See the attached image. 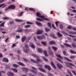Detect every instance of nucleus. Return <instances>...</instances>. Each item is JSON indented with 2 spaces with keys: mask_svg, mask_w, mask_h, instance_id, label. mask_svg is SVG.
<instances>
[{
  "mask_svg": "<svg viewBox=\"0 0 76 76\" xmlns=\"http://www.w3.org/2000/svg\"><path fill=\"white\" fill-rule=\"evenodd\" d=\"M25 48H26V50L24 48H23V51L24 52V53H28V52L29 51H30V50L29 49V46H28V45L26 44L25 45Z\"/></svg>",
  "mask_w": 76,
  "mask_h": 76,
  "instance_id": "1",
  "label": "nucleus"
},
{
  "mask_svg": "<svg viewBox=\"0 0 76 76\" xmlns=\"http://www.w3.org/2000/svg\"><path fill=\"white\" fill-rule=\"evenodd\" d=\"M36 15H37V16L39 18H41V19H42V18L44 17V16L41 15V14H40L39 12H37Z\"/></svg>",
  "mask_w": 76,
  "mask_h": 76,
  "instance_id": "2",
  "label": "nucleus"
},
{
  "mask_svg": "<svg viewBox=\"0 0 76 76\" xmlns=\"http://www.w3.org/2000/svg\"><path fill=\"white\" fill-rule=\"evenodd\" d=\"M9 8H10V9L14 10V9H15L16 8V7L14 5H11L9 6Z\"/></svg>",
  "mask_w": 76,
  "mask_h": 76,
  "instance_id": "3",
  "label": "nucleus"
},
{
  "mask_svg": "<svg viewBox=\"0 0 76 76\" xmlns=\"http://www.w3.org/2000/svg\"><path fill=\"white\" fill-rule=\"evenodd\" d=\"M48 49L49 50L48 51L50 55H51L52 56H53V52L51 51V48L50 47H49L48 48Z\"/></svg>",
  "mask_w": 76,
  "mask_h": 76,
  "instance_id": "4",
  "label": "nucleus"
},
{
  "mask_svg": "<svg viewBox=\"0 0 76 76\" xmlns=\"http://www.w3.org/2000/svg\"><path fill=\"white\" fill-rule=\"evenodd\" d=\"M2 61H3L5 62V63H8V62H9V60H8V59L5 58H3Z\"/></svg>",
  "mask_w": 76,
  "mask_h": 76,
  "instance_id": "5",
  "label": "nucleus"
},
{
  "mask_svg": "<svg viewBox=\"0 0 76 76\" xmlns=\"http://www.w3.org/2000/svg\"><path fill=\"white\" fill-rule=\"evenodd\" d=\"M35 23L36 25H37L38 26H42V24L38 21H36Z\"/></svg>",
  "mask_w": 76,
  "mask_h": 76,
  "instance_id": "6",
  "label": "nucleus"
},
{
  "mask_svg": "<svg viewBox=\"0 0 76 76\" xmlns=\"http://www.w3.org/2000/svg\"><path fill=\"white\" fill-rule=\"evenodd\" d=\"M43 32V31L42 30H39L38 31L37 33V35H39V34H42Z\"/></svg>",
  "mask_w": 76,
  "mask_h": 76,
  "instance_id": "7",
  "label": "nucleus"
},
{
  "mask_svg": "<svg viewBox=\"0 0 76 76\" xmlns=\"http://www.w3.org/2000/svg\"><path fill=\"white\" fill-rule=\"evenodd\" d=\"M57 66L58 67V68L59 69H61L63 67V66L61 64H57Z\"/></svg>",
  "mask_w": 76,
  "mask_h": 76,
  "instance_id": "8",
  "label": "nucleus"
},
{
  "mask_svg": "<svg viewBox=\"0 0 76 76\" xmlns=\"http://www.w3.org/2000/svg\"><path fill=\"white\" fill-rule=\"evenodd\" d=\"M45 69H47V68H48V69L49 70H51V67L48 65H45Z\"/></svg>",
  "mask_w": 76,
  "mask_h": 76,
  "instance_id": "9",
  "label": "nucleus"
},
{
  "mask_svg": "<svg viewBox=\"0 0 76 76\" xmlns=\"http://www.w3.org/2000/svg\"><path fill=\"white\" fill-rule=\"evenodd\" d=\"M30 46L31 47V48H33L34 49L35 48V45L34 44H33V43H30Z\"/></svg>",
  "mask_w": 76,
  "mask_h": 76,
  "instance_id": "10",
  "label": "nucleus"
},
{
  "mask_svg": "<svg viewBox=\"0 0 76 76\" xmlns=\"http://www.w3.org/2000/svg\"><path fill=\"white\" fill-rule=\"evenodd\" d=\"M38 69L39 70L41 71V72H45L46 71L44 69L42 68H38Z\"/></svg>",
  "mask_w": 76,
  "mask_h": 76,
  "instance_id": "11",
  "label": "nucleus"
},
{
  "mask_svg": "<svg viewBox=\"0 0 76 76\" xmlns=\"http://www.w3.org/2000/svg\"><path fill=\"white\" fill-rule=\"evenodd\" d=\"M50 64L52 66H53L54 69H57L56 66L54 64V63H53V62H51Z\"/></svg>",
  "mask_w": 76,
  "mask_h": 76,
  "instance_id": "12",
  "label": "nucleus"
},
{
  "mask_svg": "<svg viewBox=\"0 0 76 76\" xmlns=\"http://www.w3.org/2000/svg\"><path fill=\"white\" fill-rule=\"evenodd\" d=\"M65 63L66 65H67V66H68V64H69V65H70V66H74V67H75V65L71 63H69L68 62H66Z\"/></svg>",
  "mask_w": 76,
  "mask_h": 76,
  "instance_id": "13",
  "label": "nucleus"
},
{
  "mask_svg": "<svg viewBox=\"0 0 76 76\" xmlns=\"http://www.w3.org/2000/svg\"><path fill=\"white\" fill-rule=\"evenodd\" d=\"M8 75L9 76H14V74L11 72H9L8 73Z\"/></svg>",
  "mask_w": 76,
  "mask_h": 76,
  "instance_id": "14",
  "label": "nucleus"
},
{
  "mask_svg": "<svg viewBox=\"0 0 76 76\" xmlns=\"http://www.w3.org/2000/svg\"><path fill=\"white\" fill-rule=\"evenodd\" d=\"M64 59L66 60V61H70V62H72V60L69 59L68 58H67L66 57H64Z\"/></svg>",
  "mask_w": 76,
  "mask_h": 76,
  "instance_id": "15",
  "label": "nucleus"
},
{
  "mask_svg": "<svg viewBox=\"0 0 76 76\" xmlns=\"http://www.w3.org/2000/svg\"><path fill=\"white\" fill-rule=\"evenodd\" d=\"M37 38L39 40H41V39H43V37H42L38 36L37 37Z\"/></svg>",
  "mask_w": 76,
  "mask_h": 76,
  "instance_id": "16",
  "label": "nucleus"
},
{
  "mask_svg": "<svg viewBox=\"0 0 76 76\" xmlns=\"http://www.w3.org/2000/svg\"><path fill=\"white\" fill-rule=\"evenodd\" d=\"M30 71L31 72H33V73H34V75H36L37 74V72L36 71H34V70L30 69Z\"/></svg>",
  "mask_w": 76,
  "mask_h": 76,
  "instance_id": "17",
  "label": "nucleus"
},
{
  "mask_svg": "<svg viewBox=\"0 0 76 76\" xmlns=\"http://www.w3.org/2000/svg\"><path fill=\"white\" fill-rule=\"evenodd\" d=\"M5 5V4H0V7H2V6H4L3 7H2V8H4V7H6V6H7L6 5Z\"/></svg>",
  "mask_w": 76,
  "mask_h": 76,
  "instance_id": "18",
  "label": "nucleus"
},
{
  "mask_svg": "<svg viewBox=\"0 0 76 76\" xmlns=\"http://www.w3.org/2000/svg\"><path fill=\"white\" fill-rule=\"evenodd\" d=\"M29 10H31V11H33L34 12H36V10H35V9L33 8H29Z\"/></svg>",
  "mask_w": 76,
  "mask_h": 76,
  "instance_id": "19",
  "label": "nucleus"
},
{
  "mask_svg": "<svg viewBox=\"0 0 76 76\" xmlns=\"http://www.w3.org/2000/svg\"><path fill=\"white\" fill-rule=\"evenodd\" d=\"M31 61H32L33 63H38V62H37V61L34 60L33 59H31L30 60Z\"/></svg>",
  "mask_w": 76,
  "mask_h": 76,
  "instance_id": "20",
  "label": "nucleus"
},
{
  "mask_svg": "<svg viewBox=\"0 0 76 76\" xmlns=\"http://www.w3.org/2000/svg\"><path fill=\"white\" fill-rule=\"evenodd\" d=\"M23 70L24 72H28L29 70L28 69H27L26 68H23Z\"/></svg>",
  "mask_w": 76,
  "mask_h": 76,
  "instance_id": "21",
  "label": "nucleus"
},
{
  "mask_svg": "<svg viewBox=\"0 0 76 76\" xmlns=\"http://www.w3.org/2000/svg\"><path fill=\"white\" fill-rule=\"evenodd\" d=\"M42 19L43 20H47V21H49L50 20L48 18H45V16H44V17L42 18Z\"/></svg>",
  "mask_w": 76,
  "mask_h": 76,
  "instance_id": "22",
  "label": "nucleus"
},
{
  "mask_svg": "<svg viewBox=\"0 0 76 76\" xmlns=\"http://www.w3.org/2000/svg\"><path fill=\"white\" fill-rule=\"evenodd\" d=\"M26 39V37H23L21 39V41L22 42H25V41Z\"/></svg>",
  "mask_w": 76,
  "mask_h": 76,
  "instance_id": "23",
  "label": "nucleus"
},
{
  "mask_svg": "<svg viewBox=\"0 0 76 76\" xmlns=\"http://www.w3.org/2000/svg\"><path fill=\"white\" fill-rule=\"evenodd\" d=\"M64 45L65 46H66V47H70V48H72V46H70V45L67 44L65 43H64Z\"/></svg>",
  "mask_w": 76,
  "mask_h": 76,
  "instance_id": "24",
  "label": "nucleus"
},
{
  "mask_svg": "<svg viewBox=\"0 0 76 76\" xmlns=\"http://www.w3.org/2000/svg\"><path fill=\"white\" fill-rule=\"evenodd\" d=\"M36 20H37V21H39V22H41V21H44V20H42L39 18H37L36 19Z\"/></svg>",
  "mask_w": 76,
  "mask_h": 76,
  "instance_id": "25",
  "label": "nucleus"
},
{
  "mask_svg": "<svg viewBox=\"0 0 76 76\" xmlns=\"http://www.w3.org/2000/svg\"><path fill=\"white\" fill-rule=\"evenodd\" d=\"M38 52H39V53H42V52H43V50H42L41 49H38Z\"/></svg>",
  "mask_w": 76,
  "mask_h": 76,
  "instance_id": "26",
  "label": "nucleus"
},
{
  "mask_svg": "<svg viewBox=\"0 0 76 76\" xmlns=\"http://www.w3.org/2000/svg\"><path fill=\"white\" fill-rule=\"evenodd\" d=\"M23 31V30L22 29H20V30H17L16 31L17 32H22Z\"/></svg>",
  "mask_w": 76,
  "mask_h": 76,
  "instance_id": "27",
  "label": "nucleus"
},
{
  "mask_svg": "<svg viewBox=\"0 0 76 76\" xmlns=\"http://www.w3.org/2000/svg\"><path fill=\"white\" fill-rule=\"evenodd\" d=\"M50 44H55L56 42L54 41H51L49 42Z\"/></svg>",
  "mask_w": 76,
  "mask_h": 76,
  "instance_id": "28",
  "label": "nucleus"
},
{
  "mask_svg": "<svg viewBox=\"0 0 76 76\" xmlns=\"http://www.w3.org/2000/svg\"><path fill=\"white\" fill-rule=\"evenodd\" d=\"M15 21L16 22H23V20H21L16 19L15 20Z\"/></svg>",
  "mask_w": 76,
  "mask_h": 76,
  "instance_id": "29",
  "label": "nucleus"
},
{
  "mask_svg": "<svg viewBox=\"0 0 76 76\" xmlns=\"http://www.w3.org/2000/svg\"><path fill=\"white\" fill-rule=\"evenodd\" d=\"M45 31L46 32H49V31H50V29L46 27L45 28Z\"/></svg>",
  "mask_w": 76,
  "mask_h": 76,
  "instance_id": "30",
  "label": "nucleus"
},
{
  "mask_svg": "<svg viewBox=\"0 0 76 76\" xmlns=\"http://www.w3.org/2000/svg\"><path fill=\"white\" fill-rule=\"evenodd\" d=\"M52 49L53 50L56 51H57V48H56V47H54V46H52Z\"/></svg>",
  "mask_w": 76,
  "mask_h": 76,
  "instance_id": "31",
  "label": "nucleus"
},
{
  "mask_svg": "<svg viewBox=\"0 0 76 76\" xmlns=\"http://www.w3.org/2000/svg\"><path fill=\"white\" fill-rule=\"evenodd\" d=\"M57 35L58 37H62V34H61L60 33L58 32L57 33Z\"/></svg>",
  "mask_w": 76,
  "mask_h": 76,
  "instance_id": "32",
  "label": "nucleus"
},
{
  "mask_svg": "<svg viewBox=\"0 0 76 76\" xmlns=\"http://www.w3.org/2000/svg\"><path fill=\"white\" fill-rule=\"evenodd\" d=\"M43 53L45 56H48V55L47 54V52L46 51V50H44Z\"/></svg>",
  "mask_w": 76,
  "mask_h": 76,
  "instance_id": "33",
  "label": "nucleus"
},
{
  "mask_svg": "<svg viewBox=\"0 0 76 76\" xmlns=\"http://www.w3.org/2000/svg\"><path fill=\"white\" fill-rule=\"evenodd\" d=\"M18 64L20 65V66H25V65L23 64L20 62H19L18 63Z\"/></svg>",
  "mask_w": 76,
  "mask_h": 76,
  "instance_id": "34",
  "label": "nucleus"
},
{
  "mask_svg": "<svg viewBox=\"0 0 76 76\" xmlns=\"http://www.w3.org/2000/svg\"><path fill=\"white\" fill-rule=\"evenodd\" d=\"M12 70H13V71H14L15 72H16V73H17V72H18V70H17V69H16L12 68Z\"/></svg>",
  "mask_w": 76,
  "mask_h": 76,
  "instance_id": "35",
  "label": "nucleus"
},
{
  "mask_svg": "<svg viewBox=\"0 0 76 76\" xmlns=\"http://www.w3.org/2000/svg\"><path fill=\"white\" fill-rule=\"evenodd\" d=\"M69 32L70 34H76V32L69 31Z\"/></svg>",
  "mask_w": 76,
  "mask_h": 76,
  "instance_id": "36",
  "label": "nucleus"
},
{
  "mask_svg": "<svg viewBox=\"0 0 76 76\" xmlns=\"http://www.w3.org/2000/svg\"><path fill=\"white\" fill-rule=\"evenodd\" d=\"M48 27L50 28H51L52 27H51V23H48Z\"/></svg>",
  "mask_w": 76,
  "mask_h": 76,
  "instance_id": "37",
  "label": "nucleus"
},
{
  "mask_svg": "<svg viewBox=\"0 0 76 76\" xmlns=\"http://www.w3.org/2000/svg\"><path fill=\"white\" fill-rule=\"evenodd\" d=\"M51 37L53 38H54V39H57V37H55V35H50Z\"/></svg>",
  "mask_w": 76,
  "mask_h": 76,
  "instance_id": "38",
  "label": "nucleus"
},
{
  "mask_svg": "<svg viewBox=\"0 0 76 76\" xmlns=\"http://www.w3.org/2000/svg\"><path fill=\"white\" fill-rule=\"evenodd\" d=\"M56 56H57V57H59V58H61V59H63V57L61 56L60 55H58V54H56Z\"/></svg>",
  "mask_w": 76,
  "mask_h": 76,
  "instance_id": "39",
  "label": "nucleus"
},
{
  "mask_svg": "<svg viewBox=\"0 0 76 76\" xmlns=\"http://www.w3.org/2000/svg\"><path fill=\"white\" fill-rule=\"evenodd\" d=\"M42 58L45 61H46L47 62L48 61V60H47V59L46 58H45L44 57H42Z\"/></svg>",
  "mask_w": 76,
  "mask_h": 76,
  "instance_id": "40",
  "label": "nucleus"
},
{
  "mask_svg": "<svg viewBox=\"0 0 76 76\" xmlns=\"http://www.w3.org/2000/svg\"><path fill=\"white\" fill-rule=\"evenodd\" d=\"M4 23H5V22H4L1 23V24L0 25V26L1 27H3L4 26Z\"/></svg>",
  "mask_w": 76,
  "mask_h": 76,
  "instance_id": "41",
  "label": "nucleus"
},
{
  "mask_svg": "<svg viewBox=\"0 0 76 76\" xmlns=\"http://www.w3.org/2000/svg\"><path fill=\"white\" fill-rule=\"evenodd\" d=\"M41 43L43 45L45 46L47 45L46 42H41Z\"/></svg>",
  "mask_w": 76,
  "mask_h": 76,
  "instance_id": "42",
  "label": "nucleus"
},
{
  "mask_svg": "<svg viewBox=\"0 0 76 76\" xmlns=\"http://www.w3.org/2000/svg\"><path fill=\"white\" fill-rule=\"evenodd\" d=\"M26 23H27V24H28V25H32L33 24V23L29 21L26 22Z\"/></svg>",
  "mask_w": 76,
  "mask_h": 76,
  "instance_id": "43",
  "label": "nucleus"
},
{
  "mask_svg": "<svg viewBox=\"0 0 76 76\" xmlns=\"http://www.w3.org/2000/svg\"><path fill=\"white\" fill-rule=\"evenodd\" d=\"M5 69H10V66L9 65H6L5 67Z\"/></svg>",
  "mask_w": 76,
  "mask_h": 76,
  "instance_id": "44",
  "label": "nucleus"
},
{
  "mask_svg": "<svg viewBox=\"0 0 76 76\" xmlns=\"http://www.w3.org/2000/svg\"><path fill=\"white\" fill-rule=\"evenodd\" d=\"M13 66L14 67H16V68H18V65L16 64H13Z\"/></svg>",
  "mask_w": 76,
  "mask_h": 76,
  "instance_id": "45",
  "label": "nucleus"
},
{
  "mask_svg": "<svg viewBox=\"0 0 76 76\" xmlns=\"http://www.w3.org/2000/svg\"><path fill=\"white\" fill-rule=\"evenodd\" d=\"M70 52L71 53H72V54H76V52L75 51H73L72 50H70Z\"/></svg>",
  "mask_w": 76,
  "mask_h": 76,
  "instance_id": "46",
  "label": "nucleus"
},
{
  "mask_svg": "<svg viewBox=\"0 0 76 76\" xmlns=\"http://www.w3.org/2000/svg\"><path fill=\"white\" fill-rule=\"evenodd\" d=\"M30 27H31V25H27L24 27V28H29Z\"/></svg>",
  "mask_w": 76,
  "mask_h": 76,
  "instance_id": "47",
  "label": "nucleus"
},
{
  "mask_svg": "<svg viewBox=\"0 0 76 76\" xmlns=\"http://www.w3.org/2000/svg\"><path fill=\"white\" fill-rule=\"evenodd\" d=\"M32 68L33 70H36V71H37V70H38V69H37V68H36L35 67H32Z\"/></svg>",
  "mask_w": 76,
  "mask_h": 76,
  "instance_id": "48",
  "label": "nucleus"
},
{
  "mask_svg": "<svg viewBox=\"0 0 76 76\" xmlns=\"http://www.w3.org/2000/svg\"><path fill=\"white\" fill-rule=\"evenodd\" d=\"M32 56H33V57H36V58H38V56H37L35 54H32Z\"/></svg>",
  "mask_w": 76,
  "mask_h": 76,
  "instance_id": "49",
  "label": "nucleus"
},
{
  "mask_svg": "<svg viewBox=\"0 0 76 76\" xmlns=\"http://www.w3.org/2000/svg\"><path fill=\"white\" fill-rule=\"evenodd\" d=\"M24 31L25 32V33L26 34L27 33H28V32H29V30L27 29H24Z\"/></svg>",
  "mask_w": 76,
  "mask_h": 76,
  "instance_id": "50",
  "label": "nucleus"
},
{
  "mask_svg": "<svg viewBox=\"0 0 76 76\" xmlns=\"http://www.w3.org/2000/svg\"><path fill=\"white\" fill-rule=\"evenodd\" d=\"M58 23H59V22H58L57 21L55 22V24L57 27V26H58Z\"/></svg>",
  "mask_w": 76,
  "mask_h": 76,
  "instance_id": "51",
  "label": "nucleus"
},
{
  "mask_svg": "<svg viewBox=\"0 0 76 76\" xmlns=\"http://www.w3.org/2000/svg\"><path fill=\"white\" fill-rule=\"evenodd\" d=\"M60 28L61 29H63V26L62 24L60 25Z\"/></svg>",
  "mask_w": 76,
  "mask_h": 76,
  "instance_id": "52",
  "label": "nucleus"
},
{
  "mask_svg": "<svg viewBox=\"0 0 76 76\" xmlns=\"http://www.w3.org/2000/svg\"><path fill=\"white\" fill-rule=\"evenodd\" d=\"M57 59L58 60V61H60V62H61V63H63V61H61V60L59 58H57Z\"/></svg>",
  "mask_w": 76,
  "mask_h": 76,
  "instance_id": "53",
  "label": "nucleus"
},
{
  "mask_svg": "<svg viewBox=\"0 0 76 76\" xmlns=\"http://www.w3.org/2000/svg\"><path fill=\"white\" fill-rule=\"evenodd\" d=\"M68 35L69 36V37H72V38H76V36H72L70 35Z\"/></svg>",
  "mask_w": 76,
  "mask_h": 76,
  "instance_id": "54",
  "label": "nucleus"
},
{
  "mask_svg": "<svg viewBox=\"0 0 76 76\" xmlns=\"http://www.w3.org/2000/svg\"><path fill=\"white\" fill-rule=\"evenodd\" d=\"M10 25H12V24H14V22L13 21H10Z\"/></svg>",
  "mask_w": 76,
  "mask_h": 76,
  "instance_id": "55",
  "label": "nucleus"
},
{
  "mask_svg": "<svg viewBox=\"0 0 76 76\" xmlns=\"http://www.w3.org/2000/svg\"><path fill=\"white\" fill-rule=\"evenodd\" d=\"M23 13V12H21V13H20V14H18L19 16H22V14Z\"/></svg>",
  "mask_w": 76,
  "mask_h": 76,
  "instance_id": "56",
  "label": "nucleus"
},
{
  "mask_svg": "<svg viewBox=\"0 0 76 76\" xmlns=\"http://www.w3.org/2000/svg\"><path fill=\"white\" fill-rule=\"evenodd\" d=\"M72 47L73 48H76V45H75L74 44H72Z\"/></svg>",
  "mask_w": 76,
  "mask_h": 76,
  "instance_id": "57",
  "label": "nucleus"
},
{
  "mask_svg": "<svg viewBox=\"0 0 76 76\" xmlns=\"http://www.w3.org/2000/svg\"><path fill=\"white\" fill-rule=\"evenodd\" d=\"M75 58V56H72L70 57V58H71V59H73V58Z\"/></svg>",
  "mask_w": 76,
  "mask_h": 76,
  "instance_id": "58",
  "label": "nucleus"
},
{
  "mask_svg": "<svg viewBox=\"0 0 76 76\" xmlns=\"http://www.w3.org/2000/svg\"><path fill=\"white\" fill-rule=\"evenodd\" d=\"M72 26H69L68 27V29H72Z\"/></svg>",
  "mask_w": 76,
  "mask_h": 76,
  "instance_id": "59",
  "label": "nucleus"
},
{
  "mask_svg": "<svg viewBox=\"0 0 76 76\" xmlns=\"http://www.w3.org/2000/svg\"><path fill=\"white\" fill-rule=\"evenodd\" d=\"M52 26L53 28V29H56V28L55 26H54V24H52Z\"/></svg>",
  "mask_w": 76,
  "mask_h": 76,
  "instance_id": "60",
  "label": "nucleus"
},
{
  "mask_svg": "<svg viewBox=\"0 0 76 76\" xmlns=\"http://www.w3.org/2000/svg\"><path fill=\"white\" fill-rule=\"evenodd\" d=\"M9 6L8 7V8H5V10L6 11H7V10H9V9H10V8H9Z\"/></svg>",
  "mask_w": 76,
  "mask_h": 76,
  "instance_id": "61",
  "label": "nucleus"
},
{
  "mask_svg": "<svg viewBox=\"0 0 76 76\" xmlns=\"http://www.w3.org/2000/svg\"><path fill=\"white\" fill-rule=\"evenodd\" d=\"M3 19H4V20H7V19H9V18L7 17H4L3 18Z\"/></svg>",
  "mask_w": 76,
  "mask_h": 76,
  "instance_id": "62",
  "label": "nucleus"
},
{
  "mask_svg": "<svg viewBox=\"0 0 76 76\" xmlns=\"http://www.w3.org/2000/svg\"><path fill=\"white\" fill-rule=\"evenodd\" d=\"M16 38H17V39H19L20 38V36L18 35L16 36Z\"/></svg>",
  "mask_w": 76,
  "mask_h": 76,
  "instance_id": "63",
  "label": "nucleus"
},
{
  "mask_svg": "<svg viewBox=\"0 0 76 76\" xmlns=\"http://www.w3.org/2000/svg\"><path fill=\"white\" fill-rule=\"evenodd\" d=\"M37 66L38 67H42V65L41 64H40V65H38Z\"/></svg>",
  "mask_w": 76,
  "mask_h": 76,
  "instance_id": "64",
  "label": "nucleus"
}]
</instances>
